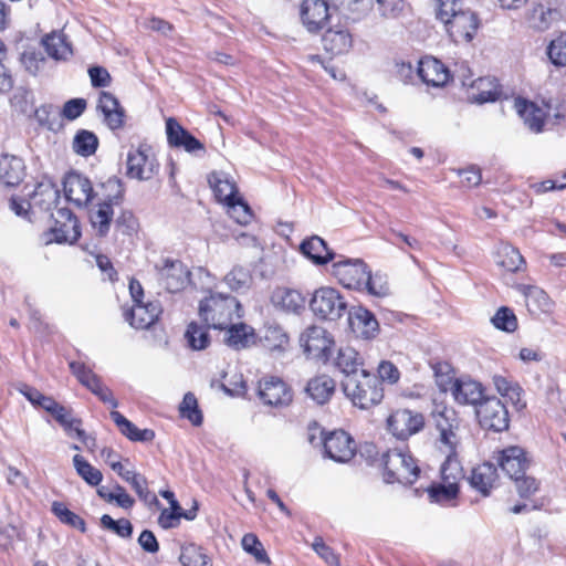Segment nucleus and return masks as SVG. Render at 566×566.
Wrapping results in <instances>:
<instances>
[{
    "instance_id": "nucleus-13",
    "label": "nucleus",
    "mask_w": 566,
    "mask_h": 566,
    "mask_svg": "<svg viewBox=\"0 0 566 566\" xmlns=\"http://www.w3.org/2000/svg\"><path fill=\"white\" fill-rule=\"evenodd\" d=\"M424 426V418L420 412L409 409H398L387 419L388 430L400 440L419 432Z\"/></svg>"
},
{
    "instance_id": "nucleus-32",
    "label": "nucleus",
    "mask_w": 566,
    "mask_h": 566,
    "mask_svg": "<svg viewBox=\"0 0 566 566\" xmlns=\"http://www.w3.org/2000/svg\"><path fill=\"white\" fill-rule=\"evenodd\" d=\"M97 108L104 115V120L111 129L120 128L124 124V108L117 98L109 92H102Z\"/></svg>"
},
{
    "instance_id": "nucleus-21",
    "label": "nucleus",
    "mask_w": 566,
    "mask_h": 566,
    "mask_svg": "<svg viewBox=\"0 0 566 566\" xmlns=\"http://www.w3.org/2000/svg\"><path fill=\"white\" fill-rule=\"evenodd\" d=\"M348 325L356 336L365 339L374 337L379 326L374 314L361 306L349 310Z\"/></svg>"
},
{
    "instance_id": "nucleus-49",
    "label": "nucleus",
    "mask_w": 566,
    "mask_h": 566,
    "mask_svg": "<svg viewBox=\"0 0 566 566\" xmlns=\"http://www.w3.org/2000/svg\"><path fill=\"white\" fill-rule=\"evenodd\" d=\"M52 512L62 523L67 524L82 533L86 532V524L84 520L80 515L70 511L64 503L57 501L53 502Z\"/></svg>"
},
{
    "instance_id": "nucleus-50",
    "label": "nucleus",
    "mask_w": 566,
    "mask_h": 566,
    "mask_svg": "<svg viewBox=\"0 0 566 566\" xmlns=\"http://www.w3.org/2000/svg\"><path fill=\"white\" fill-rule=\"evenodd\" d=\"M434 379L437 386L441 391H451L453 384L455 382L454 371L452 366L447 361H438L432 365Z\"/></svg>"
},
{
    "instance_id": "nucleus-19",
    "label": "nucleus",
    "mask_w": 566,
    "mask_h": 566,
    "mask_svg": "<svg viewBox=\"0 0 566 566\" xmlns=\"http://www.w3.org/2000/svg\"><path fill=\"white\" fill-rule=\"evenodd\" d=\"M271 303L281 312L300 314L305 308L306 300L297 290L279 286L271 294Z\"/></svg>"
},
{
    "instance_id": "nucleus-10",
    "label": "nucleus",
    "mask_w": 566,
    "mask_h": 566,
    "mask_svg": "<svg viewBox=\"0 0 566 566\" xmlns=\"http://www.w3.org/2000/svg\"><path fill=\"white\" fill-rule=\"evenodd\" d=\"M369 269L360 259H345L333 263L332 274L346 289L363 291Z\"/></svg>"
},
{
    "instance_id": "nucleus-23",
    "label": "nucleus",
    "mask_w": 566,
    "mask_h": 566,
    "mask_svg": "<svg viewBox=\"0 0 566 566\" xmlns=\"http://www.w3.org/2000/svg\"><path fill=\"white\" fill-rule=\"evenodd\" d=\"M161 306L158 301L139 302L133 304L127 313V321L135 328L150 327L159 317Z\"/></svg>"
},
{
    "instance_id": "nucleus-15",
    "label": "nucleus",
    "mask_w": 566,
    "mask_h": 566,
    "mask_svg": "<svg viewBox=\"0 0 566 566\" xmlns=\"http://www.w3.org/2000/svg\"><path fill=\"white\" fill-rule=\"evenodd\" d=\"M259 397L264 405L273 407L289 406L293 395L291 388L277 377H266L259 382Z\"/></svg>"
},
{
    "instance_id": "nucleus-62",
    "label": "nucleus",
    "mask_w": 566,
    "mask_h": 566,
    "mask_svg": "<svg viewBox=\"0 0 566 566\" xmlns=\"http://www.w3.org/2000/svg\"><path fill=\"white\" fill-rule=\"evenodd\" d=\"M312 548L328 566L340 565L338 554H336L333 548L327 546L322 539V537H316L314 539Z\"/></svg>"
},
{
    "instance_id": "nucleus-35",
    "label": "nucleus",
    "mask_w": 566,
    "mask_h": 566,
    "mask_svg": "<svg viewBox=\"0 0 566 566\" xmlns=\"http://www.w3.org/2000/svg\"><path fill=\"white\" fill-rule=\"evenodd\" d=\"M302 253L316 264H326L334 259V253L318 235L304 240L300 247Z\"/></svg>"
},
{
    "instance_id": "nucleus-47",
    "label": "nucleus",
    "mask_w": 566,
    "mask_h": 566,
    "mask_svg": "<svg viewBox=\"0 0 566 566\" xmlns=\"http://www.w3.org/2000/svg\"><path fill=\"white\" fill-rule=\"evenodd\" d=\"M185 338L189 347L193 350H202L210 344V337L207 328L195 322L188 325Z\"/></svg>"
},
{
    "instance_id": "nucleus-45",
    "label": "nucleus",
    "mask_w": 566,
    "mask_h": 566,
    "mask_svg": "<svg viewBox=\"0 0 566 566\" xmlns=\"http://www.w3.org/2000/svg\"><path fill=\"white\" fill-rule=\"evenodd\" d=\"M182 566H211V560L200 546L188 544L182 546L179 557Z\"/></svg>"
},
{
    "instance_id": "nucleus-39",
    "label": "nucleus",
    "mask_w": 566,
    "mask_h": 566,
    "mask_svg": "<svg viewBox=\"0 0 566 566\" xmlns=\"http://www.w3.org/2000/svg\"><path fill=\"white\" fill-rule=\"evenodd\" d=\"M492 379L496 391L502 397L509 399L517 409L525 407V402L522 401V388L516 381L503 375H494Z\"/></svg>"
},
{
    "instance_id": "nucleus-30",
    "label": "nucleus",
    "mask_w": 566,
    "mask_h": 566,
    "mask_svg": "<svg viewBox=\"0 0 566 566\" xmlns=\"http://www.w3.org/2000/svg\"><path fill=\"white\" fill-rule=\"evenodd\" d=\"M324 50L332 55H342L349 52L353 46V36L350 32L343 28L336 27L328 29L322 39Z\"/></svg>"
},
{
    "instance_id": "nucleus-51",
    "label": "nucleus",
    "mask_w": 566,
    "mask_h": 566,
    "mask_svg": "<svg viewBox=\"0 0 566 566\" xmlns=\"http://www.w3.org/2000/svg\"><path fill=\"white\" fill-rule=\"evenodd\" d=\"M363 291H367L368 294L377 297H385L390 294V287L387 276L381 273L371 274L370 270L367 273L366 284H364Z\"/></svg>"
},
{
    "instance_id": "nucleus-14",
    "label": "nucleus",
    "mask_w": 566,
    "mask_h": 566,
    "mask_svg": "<svg viewBox=\"0 0 566 566\" xmlns=\"http://www.w3.org/2000/svg\"><path fill=\"white\" fill-rule=\"evenodd\" d=\"M324 452L333 461L346 463L356 453V444L352 437L343 431L335 430L324 437Z\"/></svg>"
},
{
    "instance_id": "nucleus-42",
    "label": "nucleus",
    "mask_w": 566,
    "mask_h": 566,
    "mask_svg": "<svg viewBox=\"0 0 566 566\" xmlns=\"http://www.w3.org/2000/svg\"><path fill=\"white\" fill-rule=\"evenodd\" d=\"M57 198L59 191L50 180L39 182L31 196L33 205L42 209H49Z\"/></svg>"
},
{
    "instance_id": "nucleus-60",
    "label": "nucleus",
    "mask_w": 566,
    "mask_h": 566,
    "mask_svg": "<svg viewBox=\"0 0 566 566\" xmlns=\"http://www.w3.org/2000/svg\"><path fill=\"white\" fill-rule=\"evenodd\" d=\"M459 493V485H453L451 483H444L441 481L439 485L432 486L429 489V495L432 501L439 503H447L451 500L455 499Z\"/></svg>"
},
{
    "instance_id": "nucleus-33",
    "label": "nucleus",
    "mask_w": 566,
    "mask_h": 566,
    "mask_svg": "<svg viewBox=\"0 0 566 566\" xmlns=\"http://www.w3.org/2000/svg\"><path fill=\"white\" fill-rule=\"evenodd\" d=\"M216 198L227 205L238 197V188L234 180L223 171H213L208 177Z\"/></svg>"
},
{
    "instance_id": "nucleus-25",
    "label": "nucleus",
    "mask_w": 566,
    "mask_h": 566,
    "mask_svg": "<svg viewBox=\"0 0 566 566\" xmlns=\"http://www.w3.org/2000/svg\"><path fill=\"white\" fill-rule=\"evenodd\" d=\"M301 18L310 32H316L323 28L328 19V6L324 0H304Z\"/></svg>"
},
{
    "instance_id": "nucleus-38",
    "label": "nucleus",
    "mask_w": 566,
    "mask_h": 566,
    "mask_svg": "<svg viewBox=\"0 0 566 566\" xmlns=\"http://www.w3.org/2000/svg\"><path fill=\"white\" fill-rule=\"evenodd\" d=\"M336 366L347 378L358 376L363 369V358L355 348L346 346L338 350Z\"/></svg>"
},
{
    "instance_id": "nucleus-1",
    "label": "nucleus",
    "mask_w": 566,
    "mask_h": 566,
    "mask_svg": "<svg viewBox=\"0 0 566 566\" xmlns=\"http://www.w3.org/2000/svg\"><path fill=\"white\" fill-rule=\"evenodd\" d=\"M199 316L208 327L224 329L232 321L242 317V307L234 296L210 293L209 296L200 301Z\"/></svg>"
},
{
    "instance_id": "nucleus-22",
    "label": "nucleus",
    "mask_w": 566,
    "mask_h": 566,
    "mask_svg": "<svg viewBox=\"0 0 566 566\" xmlns=\"http://www.w3.org/2000/svg\"><path fill=\"white\" fill-rule=\"evenodd\" d=\"M450 392L460 405L479 406L484 397L482 385L469 377L457 378Z\"/></svg>"
},
{
    "instance_id": "nucleus-57",
    "label": "nucleus",
    "mask_w": 566,
    "mask_h": 566,
    "mask_svg": "<svg viewBox=\"0 0 566 566\" xmlns=\"http://www.w3.org/2000/svg\"><path fill=\"white\" fill-rule=\"evenodd\" d=\"M70 368L78 381L90 390L101 381L97 375L83 363L72 361L70 363Z\"/></svg>"
},
{
    "instance_id": "nucleus-54",
    "label": "nucleus",
    "mask_w": 566,
    "mask_h": 566,
    "mask_svg": "<svg viewBox=\"0 0 566 566\" xmlns=\"http://www.w3.org/2000/svg\"><path fill=\"white\" fill-rule=\"evenodd\" d=\"M552 13L553 11L543 4L534 6L528 14L530 27L538 31L547 30L551 25Z\"/></svg>"
},
{
    "instance_id": "nucleus-5",
    "label": "nucleus",
    "mask_w": 566,
    "mask_h": 566,
    "mask_svg": "<svg viewBox=\"0 0 566 566\" xmlns=\"http://www.w3.org/2000/svg\"><path fill=\"white\" fill-rule=\"evenodd\" d=\"M53 224L48 231L42 234V241L44 244L52 243H75L80 235V223L75 214L66 209L60 208L52 213Z\"/></svg>"
},
{
    "instance_id": "nucleus-6",
    "label": "nucleus",
    "mask_w": 566,
    "mask_h": 566,
    "mask_svg": "<svg viewBox=\"0 0 566 566\" xmlns=\"http://www.w3.org/2000/svg\"><path fill=\"white\" fill-rule=\"evenodd\" d=\"M439 449L446 454H458V449L467 436L464 422L453 410H446L437 419Z\"/></svg>"
},
{
    "instance_id": "nucleus-2",
    "label": "nucleus",
    "mask_w": 566,
    "mask_h": 566,
    "mask_svg": "<svg viewBox=\"0 0 566 566\" xmlns=\"http://www.w3.org/2000/svg\"><path fill=\"white\" fill-rule=\"evenodd\" d=\"M105 193L103 198L90 209V222L99 237H105L113 222L114 206H118L124 196V188L119 179L109 178L103 184Z\"/></svg>"
},
{
    "instance_id": "nucleus-16",
    "label": "nucleus",
    "mask_w": 566,
    "mask_h": 566,
    "mask_svg": "<svg viewBox=\"0 0 566 566\" xmlns=\"http://www.w3.org/2000/svg\"><path fill=\"white\" fill-rule=\"evenodd\" d=\"M304 352L311 358L321 359L329 355L333 340L321 326L307 327L300 337Z\"/></svg>"
},
{
    "instance_id": "nucleus-36",
    "label": "nucleus",
    "mask_w": 566,
    "mask_h": 566,
    "mask_svg": "<svg viewBox=\"0 0 566 566\" xmlns=\"http://www.w3.org/2000/svg\"><path fill=\"white\" fill-rule=\"evenodd\" d=\"M111 418L118 427L119 431L132 441L150 442L155 438V432L151 429L137 428L118 411L113 410Z\"/></svg>"
},
{
    "instance_id": "nucleus-7",
    "label": "nucleus",
    "mask_w": 566,
    "mask_h": 566,
    "mask_svg": "<svg viewBox=\"0 0 566 566\" xmlns=\"http://www.w3.org/2000/svg\"><path fill=\"white\" fill-rule=\"evenodd\" d=\"M312 312L324 319H337L346 311V303L339 292L333 287L323 286L313 293L310 301Z\"/></svg>"
},
{
    "instance_id": "nucleus-63",
    "label": "nucleus",
    "mask_w": 566,
    "mask_h": 566,
    "mask_svg": "<svg viewBox=\"0 0 566 566\" xmlns=\"http://www.w3.org/2000/svg\"><path fill=\"white\" fill-rule=\"evenodd\" d=\"M134 491L138 494L139 499L149 505H159L157 496L149 492L147 480L138 474L130 483Z\"/></svg>"
},
{
    "instance_id": "nucleus-20",
    "label": "nucleus",
    "mask_w": 566,
    "mask_h": 566,
    "mask_svg": "<svg viewBox=\"0 0 566 566\" xmlns=\"http://www.w3.org/2000/svg\"><path fill=\"white\" fill-rule=\"evenodd\" d=\"M515 108L525 125L535 133L542 132L544 123L551 120V105L543 108L525 99H516Z\"/></svg>"
},
{
    "instance_id": "nucleus-58",
    "label": "nucleus",
    "mask_w": 566,
    "mask_h": 566,
    "mask_svg": "<svg viewBox=\"0 0 566 566\" xmlns=\"http://www.w3.org/2000/svg\"><path fill=\"white\" fill-rule=\"evenodd\" d=\"M547 54L554 65H566V34H560L551 42L547 49Z\"/></svg>"
},
{
    "instance_id": "nucleus-28",
    "label": "nucleus",
    "mask_w": 566,
    "mask_h": 566,
    "mask_svg": "<svg viewBox=\"0 0 566 566\" xmlns=\"http://www.w3.org/2000/svg\"><path fill=\"white\" fill-rule=\"evenodd\" d=\"M516 289L524 296L525 305L531 314L549 313L553 310L552 300L538 286L520 284Z\"/></svg>"
},
{
    "instance_id": "nucleus-44",
    "label": "nucleus",
    "mask_w": 566,
    "mask_h": 566,
    "mask_svg": "<svg viewBox=\"0 0 566 566\" xmlns=\"http://www.w3.org/2000/svg\"><path fill=\"white\" fill-rule=\"evenodd\" d=\"M97 146L98 139L96 135L85 129L77 132L72 143L74 153L83 157L93 155L96 151Z\"/></svg>"
},
{
    "instance_id": "nucleus-46",
    "label": "nucleus",
    "mask_w": 566,
    "mask_h": 566,
    "mask_svg": "<svg viewBox=\"0 0 566 566\" xmlns=\"http://www.w3.org/2000/svg\"><path fill=\"white\" fill-rule=\"evenodd\" d=\"M440 473L441 481L444 483L459 485V482L463 479V470L457 454H447V458L441 465Z\"/></svg>"
},
{
    "instance_id": "nucleus-11",
    "label": "nucleus",
    "mask_w": 566,
    "mask_h": 566,
    "mask_svg": "<svg viewBox=\"0 0 566 566\" xmlns=\"http://www.w3.org/2000/svg\"><path fill=\"white\" fill-rule=\"evenodd\" d=\"M476 417L484 429L501 432L509 428L507 409L496 397L484 398L476 408Z\"/></svg>"
},
{
    "instance_id": "nucleus-8",
    "label": "nucleus",
    "mask_w": 566,
    "mask_h": 566,
    "mask_svg": "<svg viewBox=\"0 0 566 566\" xmlns=\"http://www.w3.org/2000/svg\"><path fill=\"white\" fill-rule=\"evenodd\" d=\"M127 176L139 181L150 180L159 169V164L149 146L140 145L127 154Z\"/></svg>"
},
{
    "instance_id": "nucleus-24",
    "label": "nucleus",
    "mask_w": 566,
    "mask_h": 566,
    "mask_svg": "<svg viewBox=\"0 0 566 566\" xmlns=\"http://www.w3.org/2000/svg\"><path fill=\"white\" fill-rule=\"evenodd\" d=\"M167 139L171 146L182 147L188 153L205 150L203 144L187 132L175 118L166 120Z\"/></svg>"
},
{
    "instance_id": "nucleus-56",
    "label": "nucleus",
    "mask_w": 566,
    "mask_h": 566,
    "mask_svg": "<svg viewBox=\"0 0 566 566\" xmlns=\"http://www.w3.org/2000/svg\"><path fill=\"white\" fill-rule=\"evenodd\" d=\"M493 325L504 332H514L517 328L515 314L509 307H501L492 317Z\"/></svg>"
},
{
    "instance_id": "nucleus-4",
    "label": "nucleus",
    "mask_w": 566,
    "mask_h": 566,
    "mask_svg": "<svg viewBox=\"0 0 566 566\" xmlns=\"http://www.w3.org/2000/svg\"><path fill=\"white\" fill-rule=\"evenodd\" d=\"M384 480L386 483L412 484L417 481L420 469L407 450L389 449L381 455Z\"/></svg>"
},
{
    "instance_id": "nucleus-31",
    "label": "nucleus",
    "mask_w": 566,
    "mask_h": 566,
    "mask_svg": "<svg viewBox=\"0 0 566 566\" xmlns=\"http://www.w3.org/2000/svg\"><path fill=\"white\" fill-rule=\"evenodd\" d=\"M25 166L20 157L14 155L0 156V181L7 187L18 186L24 178Z\"/></svg>"
},
{
    "instance_id": "nucleus-3",
    "label": "nucleus",
    "mask_w": 566,
    "mask_h": 566,
    "mask_svg": "<svg viewBox=\"0 0 566 566\" xmlns=\"http://www.w3.org/2000/svg\"><path fill=\"white\" fill-rule=\"evenodd\" d=\"M343 389L353 403L360 409L376 406L384 398L380 380L366 369H361L358 376L346 378Z\"/></svg>"
},
{
    "instance_id": "nucleus-61",
    "label": "nucleus",
    "mask_w": 566,
    "mask_h": 566,
    "mask_svg": "<svg viewBox=\"0 0 566 566\" xmlns=\"http://www.w3.org/2000/svg\"><path fill=\"white\" fill-rule=\"evenodd\" d=\"M436 17L437 19L443 23L448 21L450 17H454V13L459 11L462 7V0H436Z\"/></svg>"
},
{
    "instance_id": "nucleus-26",
    "label": "nucleus",
    "mask_w": 566,
    "mask_h": 566,
    "mask_svg": "<svg viewBox=\"0 0 566 566\" xmlns=\"http://www.w3.org/2000/svg\"><path fill=\"white\" fill-rule=\"evenodd\" d=\"M223 343L237 350L255 344L254 329L243 322L232 321L224 329Z\"/></svg>"
},
{
    "instance_id": "nucleus-34",
    "label": "nucleus",
    "mask_w": 566,
    "mask_h": 566,
    "mask_svg": "<svg viewBox=\"0 0 566 566\" xmlns=\"http://www.w3.org/2000/svg\"><path fill=\"white\" fill-rule=\"evenodd\" d=\"M260 342L265 349L277 354L284 353L290 346L289 335L276 324H268L264 326Z\"/></svg>"
},
{
    "instance_id": "nucleus-55",
    "label": "nucleus",
    "mask_w": 566,
    "mask_h": 566,
    "mask_svg": "<svg viewBox=\"0 0 566 566\" xmlns=\"http://www.w3.org/2000/svg\"><path fill=\"white\" fill-rule=\"evenodd\" d=\"M179 410L181 416L187 418L192 424H201L202 416L198 410L197 399L193 394L188 392L184 396Z\"/></svg>"
},
{
    "instance_id": "nucleus-43",
    "label": "nucleus",
    "mask_w": 566,
    "mask_h": 566,
    "mask_svg": "<svg viewBox=\"0 0 566 566\" xmlns=\"http://www.w3.org/2000/svg\"><path fill=\"white\" fill-rule=\"evenodd\" d=\"M223 281L232 291H247L252 284V274L248 268L235 265L226 274Z\"/></svg>"
},
{
    "instance_id": "nucleus-29",
    "label": "nucleus",
    "mask_w": 566,
    "mask_h": 566,
    "mask_svg": "<svg viewBox=\"0 0 566 566\" xmlns=\"http://www.w3.org/2000/svg\"><path fill=\"white\" fill-rule=\"evenodd\" d=\"M497 476L496 468L492 463L485 462L472 469L468 481L474 490L483 496H488L494 488Z\"/></svg>"
},
{
    "instance_id": "nucleus-52",
    "label": "nucleus",
    "mask_w": 566,
    "mask_h": 566,
    "mask_svg": "<svg viewBox=\"0 0 566 566\" xmlns=\"http://www.w3.org/2000/svg\"><path fill=\"white\" fill-rule=\"evenodd\" d=\"M241 545L242 548L247 553L251 554L258 563L270 564V558L266 552L264 551L261 542L254 534H245L241 541Z\"/></svg>"
},
{
    "instance_id": "nucleus-18",
    "label": "nucleus",
    "mask_w": 566,
    "mask_h": 566,
    "mask_svg": "<svg viewBox=\"0 0 566 566\" xmlns=\"http://www.w3.org/2000/svg\"><path fill=\"white\" fill-rule=\"evenodd\" d=\"M496 459L501 469L512 480L524 474L530 465L526 452L517 446H511L501 450Z\"/></svg>"
},
{
    "instance_id": "nucleus-41",
    "label": "nucleus",
    "mask_w": 566,
    "mask_h": 566,
    "mask_svg": "<svg viewBox=\"0 0 566 566\" xmlns=\"http://www.w3.org/2000/svg\"><path fill=\"white\" fill-rule=\"evenodd\" d=\"M525 263L524 258L520 251L509 244L502 243L497 249V264L507 271H518Z\"/></svg>"
},
{
    "instance_id": "nucleus-9",
    "label": "nucleus",
    "mask_w": 566,
    "mask_h": 566,
    "mask_svg": "<svg viewBox=\"0 0 566 566\" xmlns=\"http://www.w3.org/2000/svg\"><path fill=\"white\" fill-rule=\"evenodd\" d=\"M443 25L454 43H469L480 28V20L475 12L462 7Z\"/></svg>"
},
{
    "instance_id": "nucleus-40",
    "label": "nucleus",
    "mask_w": 566,
    "mask_h": 566,
    "mask_svg": "<svg viewBox=\"0 0 566 566\" xmlns=\"http://www.w3.org/2000/svg\"><path fill=\"white\" fill-rule=\"evenodd\" d=\"M46 53L55 60H64L72 54L70 44L62 33L53 32L43 39Z\"/></svg>"
},
{
    "instance_id": "nucleus-53",
    "label": "nucleus",
    "mask_w": 566,
    "mask_h": 566,
    "mask_svg": "<svg viewBox=\"0 0 566 566\" xmlns=\"http://www.w3.org/2000/svg\"><path fill=\"white\" fill-rule=\"evenodd\" d=\"M228 213L239 224H248L252 219V212L247 202L241 197H235L231 202L226 205Z\"/></svg>"
},
{
    "instance_id": "nucleus-12",
    "label": "nucleus",
    "mask_w": 566,
    "mask_h": 566,
    "mask_svg": "<svg viewBox=\"0 0 566 566\" xmlns=\"http://www.w3.org/2000/svg\"><path fill=\"white\" fill-rule=\"evenodd\" d=\"M156 270L159 284L170 293L182 291L190 281L189 270L179 260L166 259Z\"/></svg>"
},
{
    "instance_id": "nucleus-27",
    "label": "nucleus",
    "mask_w": 566,
    "mask_h": 566,
    "mask_svg": "<svg viewBox=\"0 0 566 566\" xmlns=\"http://www.w3.org/2000/svg\"><path fill=\"white\" fill-rule=\"evenodd\" d=\"M418 75L427 85L437 87L446 85L450 80L449 70L432 56L420 60Z\"/></svg>"
},
{
    "instance_id": "nucleus-17",
    "label": "nucleus",
    "mask_w": 566,
    "mask_h": 566,
    "mask_svg": "<svg viewBox=\"0 0 566 566\" xmlns=\"http://www.w3.org/2000/svg\"><path fill=\"white\" fill-rule=\"evenodd\" d=\"M63 188L66 199L78 207L86 206L94 196L90 179L75 171L65 176Z\"/></svg>"
},
{
    "instance_id": "nucleus-64",
    "label": "nucleus",
    "mask_w": 566,
    "mask_h": 566,
    "mask_svg": "<svg viewBox=\"0 0 566 566\" xmlns=\"http://www.w3.org/2000/svg\"><path fill=\"white\" fill-rule=\"evenodd\" d=\"M115 226L124 234H132L137 230L138 222L132 211L123 210L115 220Z\"/></svg>"
},
{
    "instance_id": "nucleus-37",
    "label": "nucleus",
    "mask_w": 566,
    "mask_h": 566,
    "mask_svg": "<svg viewBox=\"0 0 566 566\" xmlns=\"http://www.w3.org/2000/svg\"><path fill=\"white\" fill-rule=\"evenodd\" d=\"M305 390L317 405H324L335 391V381L327 375H321L312 378Z\"/></svg>"
},
{
    "instance_id": "nucleus-48",
    "label": "nucleus",
    "mask_w": 566,
    "mask_h": 566,
    "mask_svg": "<svg viewBox=\"0 0 566 566\" xmlns=\"http://www.w3.org/2000/svg\"><path fill=\"white\" fill-rule=\"evenodd\" d=\"M73 464L77 474L90 485L96 486L102 482V472L90 464L82 455L73 457Z\"/></svg>"
},
{
    "instance_id": "nucleus-59",
    "label": "nucleus",
    "mask_w": 566,
    "mask_h": 566,
    "mask_svg": "<svg viewBox=\"0 0 566 566\" xmlns=\"http://www.w3.org/2000/svg\"><path fill=\"white\" fill-rule=\"evenodd\" d=\"M101 524L104 528H107L124 538L130 537L133 533V525L126 518L115 521L109 515L104 514L101 517Z\"/></svg>"
}]
</instances>
